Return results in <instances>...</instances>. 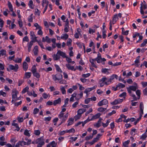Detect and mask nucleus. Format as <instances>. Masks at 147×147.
<instances>
[{
  "mask_svg": "<svg viewBox=\"0 0 147 147\" xmlns=\"http://www.w3.org/2000/svg\"><path fill=\"white\" fill-rule=\"evenodd\" d=\"M134 84V86H130L129 87L126 88L129 95L130 96L132 97L133 99V100L131 101L132 102L131 105L132 106H136L138 103L137 102H133L134 101H136L138 100L135 95L132 92V91H135L138 88L137 83H135Z\"/></svg>",
  "mask_w": 147,
  "mask_h": 147,
  "instance_id": "obj_1",
  "label": "nucleus"
},
{
  "mask_svg": "<svg viewBox=\"0 0 147 147\" xmlns=\"http://www.w3.org/2000/svg\"><path fill=\"white\" fill-rule=\"evenodd\" d=\"M139 108L140 109V112L139 113L140 117L137 119L136 120L135 122H134V123L135 125H136L137 123L140 120L142 117V115L144 113L143 110L144 106L143 103L142 102H141L140 103Z\"/></svg>",
  "mask_w": 147,
  "mask_h": 147,
  "instance_id": "obj_2",
  "label": "nucleus"
},
{
  "mask_svg": "<svg viewBox=\"0 0 147 147\" xmlns=\"http://www.w3.org/2000/svg\"><path fill=\"white\" fill-rule=\"evenodd\" d=\"M99 84L101 87H102L105 85H107L110 84L109 82L108 78L106 77H103L101 80H99Z\"/></svg>",
  "mask_w": 147,
  "mask_h": 147,
  "instance_id": "obj_3",
  "label": "nucleus"
},
{
  "mask_svg": "<svg viewBox=\"0 0 147 147\" xmlns=\"http://www.w3.org/2000/svg\"><path fill=\"white\" fill-rule=\"evenodd\" d=\"M18 92L16 89H13L12 91V100L11 102L14 103L18 100L17 94Z\"/></svg>",
  "mask_w": 147,
  "mask_h": 147,
  "instance_id": "obj_4",
  "label": "nucleus"
},
{
  "mask_svg": "<svg viewBox=\"0 0 147 147\" xmlns=\"http://www.w3.org/2000/svg\"><path fill=\"white\" fill-rule=\"evenodd\" d=\"M52 76V79L54 81L59 80L63 78L62 75L59 73H57L55 75L53 74Z\"/></svg>",
  "mask_w": 147,
  "mask_h": 147,
  "instance_id": "obj_5",
  "label": "nucleus"
},
{
  "mask_svg": "<svg viewBox=\"0 0 147 147\" xmlns=\"http://www.w3.org/2000/svg\"><path fill=\"white\" fill-rule=\"evenodd\" d=\"M18 68V66L17 64H15V66L12 65H9L7 69V70L8 71H9L11 70H13L14 71H16Z\"/></svg>",
  "mask_w": 147,
  "mask_h": 147,
  "instance_id": "obj_6",
  "label": "nucleus"
},
{
  "mask_svg": "<svg viewBox=\"0 0 147 147\" xmlns=\"http://www.w3.org/2000/svg\"><path fill=\"white\" fill-rule=\"evenodd\" d=\"M146 9V5L145 4H143L142 2L140 4V12L141 14L143 15L144 13V10Z\"/></svg>",
  "mask_w": 147,
  "mask_h": 147,
  "instance_id": "obj_7",
  "label": "nucleus"
},
{
  "mask_svg": "<svg viewBox=\"0 0 147 147\" xmlns=\"http://www.w3.org/2000/svg\"><path fill=\"white\" fill-rule=\"evenodd\" d=\"M123 101V99L118 98L114 100L111 102V104L112 105H115L120 104Z\"/></svg>",
  "mask_w": 147,
  "mask_h": 147,
  "instance_id": "obj_8",
  "label": "nucleus"
},
{
  "mask_svg": "<svg viewBox=\"0 0 147 147\" xmlns=\"http://www.w3.org/2000/svg\"><path fill=\"white\" fill-rule=\"evenodd\" d=\"M108 100L105 99L99 102L97 104L98 106H101L103 105H106L108 103Z\"/></svg>",
  "mask_w": 147,
  "mask_h": 147,
  "instance_id": "obj_9",
  "label": "nucleus"
},
{
  "mask_svg": "<svg viewBox=\"0 0 147 147\" xmlns=\"http://www.w3.org/2000/svg\"><path fill=\"white\" fill-rule=\"evenodd\" d=\"M30 36L31 37V39L32 40L31 41H33L34 42H37L38 40H37V38L38 37H36L34 32L33 31H31L30 32Z\"/></svg>",
  "mask_w": 147,
  "mask_h": 147,
  "instance_id": "obj_10",
  "label": "nucleus"
},
{
  "mask_svg": "<svg viewBox=\"0 0 147 147\" xmlns=\"http://www.w3.org/2000/svg\"><path fill=\"white\" fill-rule=\"evenodd\" d=\"M36 143L40 144L42 146L45 144V142L43 139V137H42L39 138H38L36 141Z\"/></svg>",
  "mask_w": 147,
  "mask_h": 147,
  "instance_id": "obj_11",
  "label": "nucleus"
},
{
  "mask_svg": "<svg viewBox=\"0 0 147 147\" xmlns=\"http://www.w3.org/2000/svg\"><path fill=\"white\" fill-rule=\"evenodd\" d=\"M34 41H30L29 43L28 44V51L30 52L31 50V48L32 47L33 44V43L34 42Z\"/></svg>",
  "mask_w": 147,
  "mask_h": 147,
  "instance_id": "obj_12",
  "label": "nucleus"
},
{
  "mask_svg": "<svg viewBox=\"0 0 147 147\" xmlns=\"http://www.w3.org/2000/svg\"><path fill=\"white\" fill-rule=\"evenodd\" d=\"M115 78L116 79H117L118 78V76L116 74H113L111 76L109 79L108 78L109 82V83L110 82H111V81L113 80Z\"/></svg>",
  "mask_w": 147,
  "mask_h": 147,
  "instance_id": "obj_13",
  "label": "nucleus"
},
{
  "mask_svg": "<svg viewBox=\"0 0 147 147\" xmlns=\"http://www.w3.org/2000/svg\"><path fill=\"white\" fill-rule=\"evenodd\" d=\"M66 66L68 69L69 70L75 71L76 69H74V66H71V65L70 64H66Z\"/></svg>",
  "mask_w": 147,
  "mask_h": 147,
  "instance_id": "obj_14",
  "label": "nucleus"
},
{
  "mask_svg": "<svg viewBox=\"0 0 147 147\" xmlns=\"http://www.w3.org/2000/svg\"><path fill=\"white\" fill-rule=\"evenodd\" d=\"M118 15L117 14H116L114 15L113 17V21L112 23L113 24H115L117 20H118Z\"/></svg>",
  "mask_w": 147,
  "mask_h": 147,
  "instance_id": "obj_15",
  "label": "nucleus"
},
{
  "mask_svg": "<svg viewBox=\"0 0 147 147\" xmlns=\"http://www.w3.org/2000/svg\"><path fill=\"white\" fill-rule=\"evenodd\" d=\"M57 54H59L60 55V56H61L63 58H65L66 57V55L65 53L61 51L60 50H59L57 51Z\"/></svg>",
  "mask_w": 147,
  "mask_h": 147,
  "instance_id": "obj_16",
  "label": "nucleus"
},
{
  "mask_svg": "<svg viewBox=\"0 0 147 147\" xmlns=\"http://www.w3.org/2000/svg\"><path fill=\"white\" fill-rule=\"evenodd\" d=\"M68 113H67L64 115V117L62 119L61 122L60 124L58 125V126L61 125L62 123L64 122L66 120L67 118L68 117Z\"/></svg>",
  "mask_w": 147,
  "mask_h": 147,
  "instance_id": "obj_17",
  "label": "nucleus"
},
{
  "mask_svg": "<svg viewBox=\"0 0 147 147\" xmlns=\"http://www.w3.org/2000/svg\"><path fill=\"white\" fill-rule=\"evenodd\" d=\"M38 47L37 45L35 46L33 50L34 54L37 55L38 54Z\"/></svg>",
  "mask_w": 147,
  "mask_h": 147,
  "instance_id": "obj_18",
  "label": "nucleus"
},
{
  "mask_svg": "<svg viewBox=\"0 0 147 147\" xmlns=\"http://www.w3.org/2000/svg\"><path fill=\"white\" fill-rule=\"evenodd\" d=\"M86 110L84 109H80L77 111V113L78 114H79L82 115V114L84 113L86 111Z\"/></svg>",
  "mask_w": 147,
  "mask_h": 147,
  "instance_id": "obj_19",
  "label": "nucleus"
},
{
  "mask_svg": "<svg viewBox=\"0 0 147 147\" xmlns=\"http://www.w3.org/2000/svg\"><path fill=\"white\" fill-rule=\"evenodd\" d=\"M140 56H139L137 57L135 61V65L137 67H138L140 65Z\"/></svg>",
  "mask_w": 147,
  "mask_h": 147,
  "instance_id": "obj_20",
  "label": "nucleus"
},
{
  "mask_svg": "<svg viewBox=\"0 0 147 147\" xmlns=\"http://www.w3.org/2000/svg\"><path fill=\"white\" fill-rule=\"evenodd\" d=\"M61 98H59L58 99L55 100L54 101L53 105L55 106L57 104H60L61 102Z\"/></svg>",
  "mask_w": 147,
  "mask_h": 147,
  "instance_id": "obj_21",
  "label": "nucleus"
},
{
  "mask_svg": "<svg viewBox=\"0 0 147 147\" xmlns=\"http://www.w3.org/2000/svg\"><path fill=\"white\" fill-rule=\"evenodd\" d=\"M101 115V114L100 113H97V114L95 115L92 117L91 118V120H94V119H97L98 118H99V117Z\"/></svg>",
  "mask_w": 147,
  "mask_h": 147,
  "instance_id": "obj_22",
  "label": "nucleus"
},
{
  "mask_svg": "<svg viewBox=\"0 0 147 147\" xmlns=\"http://www.w3.org/2000/svg\"><path fill=\"white\" fill-rule=\"evenodd\" d=\"M30 130H28L27 129H25L24 133V134L28 137H30Z\"/></svg>",
  "mask_w": 147,
  "mask_h": 147,
  "instance_id": "obj_23",
  "label": "nucleus"
},
{
  "mask_svg": "<svg viewBox=\"0 0 147 147\" xmlns=\"http://www.w3.org/2000/svg\"><path fill=\"white\" fill-rule=\"evenodd\" d=\"M53 57V59L55 60H57L59 59L60 58V55L59 54H57V52L56 54L54 55Z\"/></svg>",
  "mask_w": 147,
  "mask_h": 147,
  "instance_id": "obj_24",
  "label": "nucleus"
},
{
  "mask_svg": "<svg viewBox=\"0 0 147 147\" xmlns=\"http://www.w3.org/2000/svg\"><path fill=\"white\" fill-rule=\"evenodd\" d=\"M28 64L27 63L24 62L23 63V70L25 71H26L28 68Z\"/></svg>",
  "mask_w": 147,
  "mask_h": 147,
  "instance_id": "obj_25",
  "label": "nucleus"
},
{
  "mask_svg": "<svg viewBox=\"0 0 147 147\" xmlns=\"http://www.w3.org/2000/svg\"><path fill=\"white\" fill-rule=\"evenodd\" d=\"M102 119L101 118H99V120L96 123V127H100L101 125V121Z\"/></svg>",
  "mask_w": 147,
  "mask_h": 147,
  "instance_id": "obj_26",
  "label": "nucleus"
},
{
  "mask_svg": "<svg viewBox=\"0 0 147 147\" xmlns=\"http://www.w3.org/2000/svg\"><path fill=\"white\" fill-rule=\"evenodd\" d=\"M135 120V119L133 117L131 118H128L127 119L124 120L123 121L124 122L127 123L129 121H131V122H133Z\"/></svg>",
  "mask_w": 147,
  "mask_h": 147,
  "instance_id": "obj_27",
  "label": "nucleus"
},
{
  "mask_svg": "<svg viewBox=\"0 0 147 147\" xmlns=\"http://www.w3.org/2000/svg\"><path fill=\"white\" fill-rule=\"evenodd\" d=\"M74 120L73 118H71L69 119L67 122H68L67 125V126H69L73 124V122Z\"/></svg>",
  "mask_w": 147,
  "mask_h": 147,
  "instance_id": "obj_28",
  "label": "nucleus"
},
{
  "mask_svg": "<svg viewBox=\"0 0 147 147\" xmlns=\"http://www.w3.org/2000/svg\"><path fill=\"white\" fill-rule=\"evenodd\" d=\"M6 54V50L4 49H2L0 51V57L1 56L5 55Z\"/></svg>",
  "mask_w": 147,
  "mask_h": 147,
  "instance_id": "obj_29",
  "label": "nucleus"
},
{
  "mask_svg": "<svg viewBox=\"0 0 147 147\" xmlns=\"http://www.w3.org/2000/svg\"><path fill=\"white\" fill-rule=\"evenodd\" d=\"M136 94L138 96L137 99H139L140 98L141 95V92L140 90H136Z\"/></svg>",
  "mask_w": 147,
  "mask_h": 147,
  "instance_id": "obj_30",
  "label": "nucleus"
},
{
  "mask_svg": "<svg viewBox=\"0 0 147 147\" xmlns=\"http://www.w3.org/2000/svg\"><path fill=\"white\" fill-rule=\"evenodd\" d=\"M8 5L9 10L11 11H13L12 5L11 3L9 1H8Z\"/></svg>",
  "mask_w": 147,
  "mask_h": 147,
  "instance_id": "obj_31",
  "label": "nucleus"
},
{
  "mask_svg": "<svg viewBox=\"0 0 147 147\" xmlns=\"http://www.w3.org/2000/svg\"><path fill=\"white\" fill-rule=\"evenodd\" d=\"M29 7L32 9H33L34 8V6L33 5V2L32 0L29 1L28 4Z\"/></svg>",
  "mask_w": 147,
  "mask_h": 147,
  "instance_id": "obj_32",
  "label": "nucleus"
},
{
  "mask_svg": "<svg viewBox=\"0 0 147 147\" xmlns=\"http://www.w3.org/2000/svg\"><path fill=\"white\" fill-rule=\"evenodd\" d=\"M33 14L32 13L28 17V20L29 22H33Z\"/></svg>",
  "mask_w": 147,
  "mask_h": 147,
  "instance_id": "obj_33",
  "label": "nucleus"
},
{
  "mask_svg": "<svg viewBox=\"0 0 147 147\" xmlns=\"http://www.w3.org/2000/svg\"><path fill=\"white\" fill-rule=\"evenodd\" d=\"M63 36H62L61 37V39L66 40L68 38L69 36L66 33L64 34H63Z\"/></svg>",
  "mask_w": 147,
  "mask_h": 147,
  "instance_id": "obj_34",
  "label": "nucleus"
},
{
  "mask_svg": "<svg viewBox=\"0 0 147 147\" xmlns=\"http://www.w3.org/2000/svg\"><path fill=\"white\" fill-rule=\"evenodd\" d=\"M55 66L57 71L60 72L61 73L62 72V71L61 70V69L60 68L59 65L56 64H55Z\"/></svg>",
  "mask_w": 147,
  "mask_h": 147,
  "instance_id": "obj_35",
  "label": "nucleus"
},
{
  "mask_svg": "<svg viewBox=\"0 0 147 147\" xmlns=\"http://www.w3.org/2000/svg\"><path fill=\"white\" fill-rule=\"evenodd\" d=\"M147 44V39L144 40L143 42L141 44L140 46L141 47H144Z\"/></svg>",
  "mask_w": 147,
  "mask_h": 147,
  "instance_id": "obj_36",
  "label": "nucleus"
},
{
  "mask_svg": "<svg viewBox=\"0 0 147 147\" xmlns=\"http://www.w3.org/2000/svg\"><path fill=\"white\" fill-rule=\"evenodd\" d=\"M109 70V69L106 68H102V69L101 71L102 73L108 74L109 73L108 70Z\"/></svg>",
  "mask_w": 147,
  "mask_h": 147,
  "instance_id": "obj_37",
  "label": "nucleus"
},
{
  "mask_svg": "<svg viewBox=\"0 0 147 147\" xmlns=\"http://www.w3.org/2000/svg\"><path fill=\"white\" fill-rule=\"evenodd\" d=\"M31 73L30 72H26L25 74V77L27 78H29L31 76Z\"/></svg>",
  "mask_w": 147,
  "mask_h": 147,
  "instance_id": "obj_38",
  "label": "nucleus"
},
{
  "mask_svg": "<svg viewBox=\"0 0 147 147\" xmlns=\"http://www.w3.org/2000/svg\"><path fill=\"white\" fill-rule=\"evenodd\" d=\"M130 140H127L123 143V145L124 147H128V144L129 143Z\"/></svg>",
  "mask_w": 147,
  "mask_h": 147,
  "instance_id": "obj_39",
  "label": "nucleus"
},
{
  "mask_svg": "<svg viewBox=\"0 0 147 147\" xmlns=\"http://www.w3.org/2000/svg\"><path fill=\"white\" fill-rule=\"evenodd\" d=\"M32 74H33V76L37 78H38L40 77V74L39 73H37V72H36Z\"/></svg>",
  "mask_w": 147,
  "mask_h": 147,
  "instance_id": "obj_40",
  "label": "nucleus"
},
{
  "mask_svg": "<svg viewBox=\"0 0 147 147\" xmlns=\"http://www.w3.org/2000/svg\"><path fill=\"white\" fill-rule=\"evenodd\" d=\"M31 71L32 72V73H34L36 72V66L35 65H34L32 68Z\"/></svg>",
  "mask_w": 147,
  "mask_h": 147,
  "instance_id": "obj_41",
  "label": "nucleus"
},
{
  "mask_svg": "<svg viewBox=\"0 0 147 147\" xmlns=\"http://www.w3.org/2000/svg\"><path fill=\"white\" fill-rule=\"evenodd\" d=\"M45 4H46V5H47V6H48L49 4V2L46 0H43L42 3V5L43 7L44 6Z\"/></svg>",
  "mask_w": 147,
  "mask_h": 147,
  "instance_id": "obj_42",
  "label": "nucleus"
},
{
  "mask_svg": "<svg viewBox=\"0 0 147 147\" xmlns=\"http://www.w3.org/2000/svg\"><path fill=\"white\" fill-rule=\"evenodd\" d=\"M64 113H61L60 112V114L58 115V117L59 119L62 120L64 117Z\"/></svg>",
  "mask_w": 147,
  "mask_h": 147,
  "instance_id": "obj_43",
  "label": "nucleus"
},
{
  "mask_svg": "<svg viewBox=\"0 0 147 147\" xmlns=\"http://www.w3.org/2000/svg\"><path fill=\"white\" fill-rule=\"evenodd\" d=\"M37 42L38 43V45L40 46L41 48L42 49H45V47L43 46V43H42V42L40 41V40H39V41L38 40Z\"/></svg>",
  "mask_w": 147,
  "mask_h": 147,
  "instance_id": "obj_44",
  "label": "nucleus"
},
{
  "mask_svg": "<svg viewBox=\"0 0 147 147\" xmlns=\"http://www.w3.org/2000/svg\"><path fill=\"white\" fill-rule=\"evenodd\" d=\"M29 89V88L28 86L26 87L25 88L23 89L22 92V94H24L26 92H27Z\"/></svg>",
  "mask_w": 147,
  "mask_h": 147,
  "instance_id": "obj_45",
  "label": "nucleus"
},
{
  "mask_svg": "<svg viewBox=\"0 0 147 147\" xmlns=\"http://www.w3.org/2000/svg\"><path fill=\"white\" fill-rule=\"evenodd\" d=\"M106 110V108H103L102 107L98 108L97 109L98 111L100 112H103Z\"/></svg>",
  "mask_w": 147,
  "mask_h": 147,
  "instance_id": "obj_46",
  "label": "nucleus"
},
{
  "mask_svg": "<svg viewBox=\"0 0 147 147\" xmlns=\"http://www.w3.org/2000/svg\"><path fill=\"white\" fill-rule=\"evenodd\" d=\"M126 95V93L124 92L120 94L119 95V97H123L124 98H125Z\"/></svg>",
  "mask_w": 147,
  "mask_h": 147,
  "instance_id": "obj_47",
  "label": "nucleus"
},
{
  "mask_svg": "<svg viewBox=\"0 0 147 147\" xmlns=\"http://www.w3.org/2000/svg\"><path fill=\"white\" fill-rule=\"evenodd\" d=\"M109 122H110V121H109V120H107V121L106 123H102V125L104 127H106L108 125Z\"/></svg>",
  "mask_w": 147,
  "mask_h": 147,
  "instance_id": "obj_48",
  "label": "nucleus"
},
{
  "mask_svg": "<svg viewBox=\"0 0 147 147\" xmlns=\"http://www.w3.org/2000/svg\"><path fill=\"white\" fill-rule=\"evenodd\" d=\"M147 137V136L146 135V134L145 133H144L140 136V138L141 139L144 140Z\"/></svg>",
  "mask_w": 147,
  "mask_h": 147,
  "instance_id": "obj_49",
  "label": "nucleus"
},
{
  "mask_svg": "<svg viewBox=\"0 0 147 147\" xmlns=\"http://www.w3.org/2000/svg\"><path fill=\"white\" fill-rule=\"evenodd\" d=\"M34 26L36 27V29H39L42 28L37 23H35L34 24Z\"/></svg>",
  "mask_w": 147,
  "mask_h": 147,
  "instance_id": "obj_50",
  "label": "nucleus"
},
{
  "mask_svg": "<svg viewBox=\"0 0 147 147\" xmlns=\"http://www.w3.org/2000/svg\"><path fill=\"white\" fill-rule=\"evenodd\" d=\"M40 132L39 130H35L34 131V134L36 136L39 135L40 134Z\"/></svg>",
  "mask_w": 147,
  "mask_h": 147,
  "instance_id": "obj_51",
  "label": "nucleus"
},
{
  "mask_svg": "<svg viewBox=\"0 0 147 147\" xmlns=\"http://www.w3.org/2000/svg\"><path fill=\"white\" fill-rule=\"evenodd\" d=\"M61 90L63 94H65L66 93V91L64 87H62L61 88Z\"/></svg>",
  "mask_w": 147,
  "mask_h": 147,
  "instance_id": "obj_52",
  "label": "nucleus"
},
{
  "mask_svg": "<svg viewBox=\"0 0 147 147\" xmlns=\"http://www.w3.org/2000/svg\"><path fill=\"white\" fill-rule=\"evenodd\" d=\"M39 109L37 108H35L34 109L33 113L34 115L36 114L37 113H38L39 111Z\"/></svg>",
  "mask_w": 147,
  "mask_h": 147,
  "instance_id": "obj_53",
  "label": "nucleus"
},
{
  "mask_svg": "<svg viewBox=\"0 0 147 147\" xmlns=\"http://www.w3.org/2000/svg\"><path fill=\"white\" fill-rule=\"evenodd\" d=\"M5 69V65L4 64L0 63V70H3Z\"/></svg>",
  "mask_w": 147,
  "mask_h": 147,
  "instance_id": "obj_54",
  "label": "nucleus"
},
{
  "mask_svg": "<svg viewBox=\"0 0 147 147\" xmlns=\"http://www.w3.org/2000/svg\"><path fill=\"white\" fill-rule=\"evenodd\" d=\"M117 85L118 87H121L122 88L125 87V85L121 83H119Z\"/></svg>",
  "mask_w": 147,
  "mask_h": 147,
  "instance_id": "obj_55",
  "label": "nucleus"
},
{
  "mask_svg": "<svg viewBox=\"0 0 147 147\" xmlns=\"http://www.w3.org/2000/svg\"><path fill=\"white\" fill-rule=\"evenodd\" d=\"M35 13L38 16H40V11H39L38 9H35Z\"/></svg>",
  "mask_w": 147,
  "mask_h": 147,
  "instance_id": "obj_56",
  "label": "nucleus"
},
{
  "mask_svg": "<svg viewBox=\"0 0 147 147\" xmlns=\"http://www.w3.org/2000/svg\"><path fill=\"white\" fill-rule=\"evenodd\" d=\"M90 75V74L88 73L86 74H83L82 76L83 78H86L89 77Z\"/></svg>",
  "mask_w": 147,
  "mask_h": 147,
  "instance_id": "obj_57",
  "label": "nucleus"
},
{
  "mask_svg": "<svg viewBox=\"0 0 147 147\" xmlns=\"http://www.w3.org/2000/svg\"><path fill=\"white\" fill-rule=\"evenodd\" d=\"M91 99L90 98H88L85 100V103L86 104H88L91 101Z\"/></svg>",
  "mask_w": 147,
  "mask_h": 147,
  "instance_id": "obj_58",
  "label": "nucleus"
},
{
  "mask_svg": "<svg viewBox=\"0 0 147 147\" xmlns=\"http://www.w3.org/2000/svg\"><path fill=\"white\" fill-rule=\"evenodd\" d=\"M96 30L95 29H92L91 28H89V32L90 34H91L92 33H93L95 32Z\"/></svg>",
  "mask_w": 147,
  "mask_h": 147,
  "instance_id": "obj_59",
  "label": "nucleus"
},
{
  "mask_svg": "<svg viewBox=\"0 0 147 147\" xmlns=\"http://www.w3.org/2000/svg\"><path fill=\"white\" fill-rule=\"evenodd\" d=\"M102 37L103 38H105L106 37V31L105 30H104V31H102Z\"/></svg>",
  "mask_w": 147,
  "mask_h": 147,
  "instance_id": "obj_60",
  "label": "nucleus"
},
{
  "mask_svg": "<svg viewBox=\"0 0 147 147\" xmlns=\"http://www.w3.org/2000/svg\"><path fill=\"white\" fill-rule=\"evenodd\" d=\"M2 95L4 97H5L6 96V94L5 92H3L2 90L0 91V96Z\"/></svg>",
  "mask_w": 147,
  "mask_h": 147,
  "instance_id": "obj_61",
  "label": "nucleus"
},
{
  "mask_svg": "<svg viewBox=\"0 0 147 147\" xmlns=\"http://www.w3.org/2000/svg\"><path fill=\"white\" fill-rule=\"evenodd\" d=\"M79 103L78 101H77L74 102L72 105V107L73 108H76L77 107V105Z\"/></svg>",
  "mask_w": 147,
  "mask_h": 147,
  "instance_id": "obj_62",
  "label": "nucleus"
},
{
  "mask_svg": "<svg viewBox=\"0 0 147 147\" xmlns=\"http://www.w3.org/2000/svg\"><path fill=\"white\" fill-rule=\"evenodd\" d=\"M72 42L71 40L70 39H68V40L67 42V45L68 46L71 45V42Z\"/></svg>",
  "mask_w": 147,
  "mask_h": 147,
  "instance_id": "obj_63",
  "label": "nucleus"
},
{
  "mask_svg": "<svg viewBox=\"0 0 147 147\" xmlns=\"http://www.w3.org/2000/svg\"><path fill=\"white\" fill-rule=\"evenodd\" d=\"M143 93L144 95H147V88H146L143 90Z\"/></svg>",
  "mask_w": 147,
  "mask_h": 147,
  "instance_id": "obj_64",
  "label": "nucleus"
}]
</instances>
